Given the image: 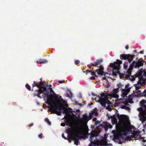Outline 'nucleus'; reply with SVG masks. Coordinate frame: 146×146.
Instances as JSON below:
<instances>
[{"label": "nucleus", "mask_w": 146, "mask_h": 146, "mask_svg": "<svg viewBox=\"0 0 146 146\" xmlns=\"http://www.w3.org/2000/svg\"><path fill=\"white\" fill-rule=\"evenodd\" d=\"M43 85L44 87L43 88L42 91V95L41 96L42 97L45 98L47 97L46 99L44 98L45 100V102L48 104L49 106L51 104V103L53 102L56 104L57 105H59V104L57 102V98H55L54 97H51L50 96L51 94L54 95L55 96L56 95L52 90V88H50L49 86L46 84Z\"/></svg>", "instance_id": "1"}, {"label": "nucleus", "mask_w": 146, "mask_h": 146, "mask_svg": "<svg viewBox=\"0 0 146 146\" xmlns=\"http://www.w3.org/2000/svg\"><path fill=\"white\" fill-rule=\"evenodd\" d=\"M120 58L121 59L126 60L127 59L130 64L129 67L128 68L129 70L131 71L133 69V68L141 70V67H143V65L144 61H141L139 60L137 61H133L131 64V61L133 60V57L130 54H121L120 56Z\"/></svg>", "instance_id": "2"}, {"label": "nucleus", "mask_w": 146, "mask_h": 146, "mask_svg": "<svg viewBox=\"0 0 146 146\" xmlns=\"http://www.w3.org/2000/svg\"><path fill=\"white\" fill-rule=\"evenodd\" d=\"M92 95L93 96H96L95 98L96 101L99 103L104 108L106 107V104H107L108 106L106 107V109L110 111L111 110V106L109 105V101L108 98L109 95L108 94L103 92L100 94V96H96L94 93L92 92Z\"/></svg>", "instance_id": "3"}, {"label": "nucleus", "mask_w": 146, "mask_h": 146, "mask_svg": "<svg viewBox=\"0 0 146 146\" xmlns=\"http://www.w3.org/2000/svg\"><path fill=\"white\" fill-rule=\"evenodd\" d=\"M55 98H57V102L59 104V105H57L54 103H52L48 107V111L50 112L54 113V111L58 110L59 111H60L61 110H60V108L62 104H65L66 103V101L62 98V96H59L58 95H56Z\"/></svg>", "instance_id": "4"}, {"label": "nucleus", "mask_w": 146, "mask_h": 146, "mask_svg": "<svg viewBox=\"0 0 146 146\" xmlns=\"http://www.w3.org/2000/svg\"><path fill=\"white\" fill-rule=\"evenodd\" d=\"M40 81L39 82V85H37L36 84V82L34 81L33 84L32 85L33 86V88L35 86H36L38 88V89L36 90V92H37V94H36V96H37L38 98H42V97L41 96L42 93V90L43 89V88H44V84H46L45 82H43L42 81V79H40Z\"/></svg>", "instance_id": "5"}, {"label": "nucleus", "mask_w": 146, "mask_h": 146, "mask_svg": "<svg viewBox=\"0 0 146 146\" xmlns=\"http://www.w3.org/2000/svg\"><path fill=\"white\" fill-rule=\"evenodd\" d=\"M40 81L39 82V85H37L36 84V82L34 81L33 84L32 85L33 86V88L35 86H36L38 88V89L36 90V92H37V94H36V96H37L38 98H42V97L41 96L42 93V90L43 89V88H44V84H46L45 82H43L42 81V79H40Z\"/></svg>", "instance_id": "6"}, {"label": "nucleus", "mask_w": 146, "mask_h": 146, "mask_svg": "<svg viewBox=\"0 0 146 146\" xmlns=\"http://www.w3.org/2000/svg\"><path fill=\"white\" fill-rule=\"evenodd\" d=\"M122 61L120 60H118L117 62H115L113 64L110 63V67L112 68L113 74L116 76L117 75L116 72H115L114 70H116L117 71V73L119 74V72L118 70L120 68V64H122Z\"/></svg>", "instance_id": "7"}, {"label": "nucleus", "mask_w": 146, "mask_h": 146, "mask_svg": "<svg viewBox=\"0 0 146 146\" xmlns=\"http://www.w3.org/2000/svg\"><path fill=\"white\" fill-rule=\"evenodd\" d=\"M60 110H61L60 111H59L58 110L56 111H54V113L58 115H61V113L63 114H65L64 117L62 118V119H64V118L66 117V115H68L69 116H71V114L73 115H75L73 113H72L71 111L72 109L71 108H68V110L66 111L65 110L64 108H62L61 107L60 108Z\"/></svg>", "instance_id": "8"}, {"label": "nucleus", "mask_w": 146, "mask_h": 146, "mask_svg": "<svg viewBox=\"0 0 146 146\" xmlns=\"http://www.w3.org/2000/svg\"><path fill=\"white\" fill-rule=\"evenodd\" d=\"M99 133L97 132H96L94 131H92L90 134V141L91 142V145L92 146H96V137L98 136Z\"/></svg>", "instance_id": "9"}, {"label": "nucleus", "mask_w": 146, "mask_h": 146, "mask_svg": "<svg viewBox=\"0 0 146 146\" xmlns=\"http://www.w3.org/2000/svg\"><path fill=\"white\" fill-rule=\"evenodd\" d=\"M131 72L128 68V70L124 74L119 73V75L120 78L125 77L126 79L130 80V77L131 76Z\"/></svg>", "instance_id": "10"}, {"label": "nucleus", "mask_w": 146, "mask_h": 146, "mask_svg": "<svg viewBox=\"0 0 146 146\" xmlns=\"http://www.w3.org/2000/svg\"><path fill=\"white\" fill-rule=\"evenodd\" d=\"M137 110L139 112V116L140 117V120L142 121V119L141 117H143L146 115V111L144 110L142 108H138Z\"/></svg>", "instance_id": "11"}, {"label": "nucleus", "mask_w": 146, "mask_h": 146, "mask_svg": "<svg viewBox=\"0 0 146 146\" xmlns=\"http://www.w3.org/2000/svg\"><path fill=\"white\" fill-rule=\"evenodd\" d=\"M119 89L118 88L114 89L111 92V97L114 98H118L119 96L117 94L119 92Z\"/></svg>", "instance_id": "12"}, {"label": "nucleus", "mask_w": 146, "mask_h": 146, "mask_svg": "<svg viewBox=\"0 0 146 146\" xmlns=\"http://www.w3.org/2000/svg\"><path fill=\"white\" fill-rule=\"evenodd\" d=\"M66 132L67 134L69 140L74 139L76 138L75 135L72 133L68 129L66 130Z\"/></svg>", "instance_id": "13"}, {"label": "nucleus", "mask_w": 146, "mask_h": 146, "mask_svg": "<svg viewBox=\"0 0 146 146\" xmlns=\"http://www.w3.org/2000/svg\"><path fill=\"white\" fill-rule=\"evenodd\" d=\"M96 72H97L98 74L102 76L104 75L105 76L106 74H108V73H104V68L102 67H100L99 69H96Z\"/></svg>", "instance_id": "14"}, {"label": "nucleus", "mask_w": 146, "mask_h": 146, "mask_svg": "<svg viewBox=\"0 0 146 146\" xmlns=\"http://www.w3.org/2000/svg\"><path fill=\"white\" fill-rule=\"evenodd\" d=\"M128 131L129 133L133 134L134 137L136 135H137V134H138L137 132L135 131L133 125L131 126V127L128 129Z\"/></svg>", "instance_id": "15"}, {"label": "nucleus", "mask_w": 146, "mask_h": 146, "mask_svg": "<svg viewBox=\"0 0 146 146\" xmlns=\"http://www.w3.org/2000/svg\"><path fill=\"white\" fill-rule=\"evenodd\" d=\"M90 119L87 115L84 114L82 117L80 118V120L83 122H87Z\"/></svg>", "instance_id": "16"}, {"label": "nucleus", "mask_w": 146, "mask_h": 146, "mask_svg": "<svg viewBox=\"0 0 146 146\" xmlns=\"http://www.w3.org/2000/svg\"><path fill=\"white\" fill-rule=\"evenodd\" d=\"M102 61L103 60L102 59H100L99 60H97L96 62H94V63H92L90 64L92 66L95 67L97 65H100Z\"/></svg>", "instance_id": "17"}, {"label": "nucleus", "mask_w": 146, "mask_h": 146, "mask_svg": "<svg viewBox=\"0 0 146 146\" xmlns=\"http://www.w3.org/2000/svg\"><path fill=\"white\" fill-rule=\"evenodd\" d=\"M48 61L45 59H40L38 60L36 62V63L38 64H44L47 63Z\"/></svg>", "instance_id": "18"}, {"label": "nucleus", "mask_w": 146, "mask_h": 146, "mask_svg": "<svg viewBox=\"0 0 146 146\" xmlns=\"http://www.w3.org/2000/svg\"><path fill=\"white\" fill-rule=\"evenodd\" d=\"M66 96L69 98H71L72 97V93L69 90H68L66 92Z\"/></svg>", "instance_id": "19"}, {"label": "nucleus", "mask_w": 146, "mask_h": 146, "mask_svg": "<svg viewBox=\"0 0 146 146\" xmlns=\"http://www.w3.org/2000/svg\"><path fill=\"white\" fill-rule=\"evenodd\" d=\"M75 136L76 137V139H71V140H74V144L75 145H77L80 143V142L77 139V138H78L79 137L77 136V135H75ZM70 140L71 139H70V140H69V142L70 143Z\"/></svg>", "instance_id": "20"}, {"label": "nucleus", "mask_w": 146, "mask_h": 146, "mask_svg": "<svg viewBox=\"0 0 146 146\" xmlns=\"http://www.w3.org/2000/svg\"><path fill=\"white\" fill-rule=\"evenodd\" d=\"M64 122L66 123V125H67L70 126L71 124V122L68 119V117H66V118L64 119Z\"/></svg>", "instance_id": "21"}, {"label": "nucleus", "mask_w": 146, "mask_h": 146, "mask_svg": "<svg viewBox=\"0 0 146 146\" xmlns=\"http://www.w3.org/2000/svg\"><path fill=\"white\" fill-rule=\"evenodd\" d=\"M90 116L92 115H94L96 116H97L98 115V113L97 112V111L96 109H94L92 111L91 113H89Z\"/></svg>", "instance_id": "22"}, {"label": "nucleus", "mask_w": 146, "mask_h": 146, "mask_svg": "<svg viewBox=\"0 0 146 146\" xmlns=\"http://www.w3.org/2000/svg\"><path fill=\"white\" fill-rule=\"evenodd\" d=\"M144 81L143 80L139 79L137 82V84H139V88H141L143 85Z\"/></svg>", "instance_id": "23"}, {"label": "nucleus", "mask_w": 146, "mask_h": 146, "mask_svg": "<svg viewBox=\"0 0 146 146\" xmlns=\"http://www.w3.org/2000/svg\"><path fill=\"white\" fill-rule=\"evenodd\" d=\"M140 105L141 106H143L146 108V102H144V100H143L140 102Z\"/></svg>", "instance_id": "24"}, {"label": "nucleus", "mask_w": 146, "mask_h": 146, "mask_svg": "<svg viewBox=\"0 0 146 146\" xmlns=\"http://www.w3.org/2000/svg\"><path fill=\"white\" fill-rule=\"evenodd\" d=\"M128 62H125L123 64V68L125 70H127V71L128 70V68L127 69L128 66Z\"/></svg>", "instance_id": "25"}, {"label": "nucleus", "mask_w": 146, "mask_h": 146, "mask_svg": "<svg viewBox=\"0 0 146 146\" xmlns=\"http://www.w3.org/2000/svg\"><path fill=\"white\" fill-rule=\"evenodd\" d=\"M127 92H123L122 93V94L121 95V97L123 98H124L127 95Z\"/></svg>", "instance_id": "26"}, {"label": "nucleus", "mask_w": 146, "mask_h": 146, "mask_svg": "<svg viewBox=\"0 0 146 146\" xmlns=\"http://www.w3.org/2000/svg\"><path fill=\"white\" fill-rule=\"evenodd\" d=\"M111 120L112 122L115 123L117 121V119L115 117H113L111 116Z\"/></svg>", "instance_id": "27"}, {"label": "nucleus", "mask_w": 146, "mask_h": 146, "mask_svg": "<svg viewBox=\"0 0 146 146\" xmlns=\"http://www.w3.org/2000/svg\"><path fill=\"white\" fill-rule=\"evenodd\" d=\"M107 82L106 83H107V84L105 86V87L106 88H108L111 85L110 83L109 82L108 80H106Z\"/></svg>", "instance_id": "28"}, {"label": "nucleus", "mask_w": 146, "mask_h": 146, "mask_svg": "<svg viewBox=\"0 0 146 146\" xmlns=\"http://www.w3.org/2000/svg\"><path fill=\"white\" fill-rule=\"evenodd\" d=\"M123 108L125 109L126 110L130 111V108L127 107L125 106H123L122 107Z\"/></svg>", "instance_id": "29"}, {"label": "nucleus", "mask_w": 146, "mask_h": 146, "mask_svg": "<svg viewBox=\"0 0 146 146\" xmlns=\"http://www.w3.org/2000/svg\"><path fill=\"white\" fill-rule=\"evenodd\" d=\"M25 87L26 88L29 90H31V87L28 84H27L26 85Z\"/></svg>", "instance_id": "30"}, {"label": "nucleus", "mask_w": 146, "mask_h": 146, "mask_svg": "<svg viewBox=\"0 0 146 146\" xmlns=\"http://www.w3.org/2000/svg\"><path fill=\"white\" fill-rule=\"evenodd\" d=\"M90 73L92 75L95 77H97V76L96 75V73L94 72L91 71Z\"/></svg>", "instance_id": "31"}, {"label": "nucleus", "mask_w": 146, "mask_h": 146, "mask_svg": "<svg viewBox=\"0 0 146 146\" xmlns=\"http://www.w3.org/2000/svg\"><path fill=\"white\" fill-rule=\"evenodd\" d=\"M104 145L105 146H112V144L111 143L108 144V143L106 142L105 143V144Z\"/></svg>", "instance_id": "32"}, {"label": "nucleus", "mask_w": 146, "mask_h": 146, "mask_svg": "<svg viewBox=\"0 0 146 146\" xmlns=\"http://www.w3.org/2000/svg\"><path fill=\"white\" fill-rule=\"evenodd\" d=\"M135 87L136 90H138L141 88H139V84H138L136 85Z\"/></svg>", "instance_id": "33"}, {"label": "nucleus", "mask_w": 146, "mask_h": 146, "mask_svg": "<svg viewBox=\"0 0 146 146\" xmlns=\"http://www.w3.org/2000/svg\"><path fill=\"white\" fill-rule=\"evenodd\" d=\"M62 138H64L66 140L67 139V138L64 136V133H63L62 134Z\"/></svg>", "instance_id": "34"}, {"label": "nucleus", "mask_w": 146, "mask_h": 146, "mask_svg": "<svg viewBox=\"0 0 146 146\" xmlns=\"http://www.w3.org/2000/svg\"><path fill=\"white\" fill-rule=\"evenodd\" d=\"M142 95L143 96H146V90H144V91L143 92Z\"/></svg>", "instance_id": "35"}, {"label": "nucleus", "mask_w": 146, "mask_h": 146, "mask_svg": "<svg viewBox=\"0 0 146 146\" xmlns=\"http://www.w3.org/2000/svg\"><path fill=\"white\" fill-rule=\"evenodd\" d=\"M80 62L79 60H76V61L75 62V64L76 65H77L78 64H79Z\"/></svg>", "instance_id": "36"}, {"label": "nucleus", "mask_w": 146, "mask_h": 146, "mask_svg": "<svg viewBox=\"0 0 146 146\" xmlns=\"http://www.w3.org/2000/svg\"><path fill=\"white\" fill-rule=\"evenodd\" d=\"M117 86L119 88H121L122 87V85L121 84H117Z\"/></svg>", "instance_id": "37"}, {"label": "nucleus", "mask_w": 146, "mask_h": 146, "mask_svg": "<svg viewBox=\"0 0 146 146\" xmlns=\"http://www.w3.org/2000/svg\"><path fill=\"white\" fill-rule=\"evenodd\" d=\"M123 138H121V140H120L119 141V143L120 144H121L123 142Z\"/></svg>", "instance_id": "38"}, {"label": "nucleus", "mask_w": 146, "mask_h": 146, "mask_svg": "<svg viewBox=\"0 0 146 146\" xmlns=\"http://www.w3.org/2000/svg\"><path fill=\"white\" fill-rule=\"evenodd\" d=\"M49 121V119L47 118H46L44 119V121L47 122H48Z\"/></svg>", "instance_id": "39"}, {"label": "nucleus", "mask_w": 146, "mask_h": 146, "mask_svg": "<svg viewBox=\"0 0 146 146\" xmlns=\"http://www.w3.org/2000/svg\"><path fill=\"white\" fill-rule=\"evenodd\" d=\"M42 134L41 133L40 134L38 135V137L39 138H42Z\"/></svg>", "instance_id": "40"}, {"label": "nucleus", "mask_w": 146, "mask_h": 146, "mask_svg": "<svg viewBox=\"0 0 146 146\" xmlns=\"http://www.w3.org/2000/svg\"><path fill=\"white\" fill-rule=\"evenodd\" d=\"M95 77L93 76H92L90 78V79L91 80H95Z\"/></svg>", "instance_id": "41"}, {"label": "nucleus", "mask_w": 146, "mask_h": 146, "mask_svg": "<svg viewBox=\"0 0 146 146\" xmlns=\"http://www.w3.org/2000/svg\"><path fill=\"white\" fill-rule=\"evenodd\" d=\"M106 78H106V76H104L102 78V79L106 80H107Z\"/></svg>", "instance_id": "42"}, {"label": "nucleus", "mask_w": 146, "mask_h": 146, "mask_svg": "<svg viewBox=\"0 0 146 146\" xmlns=\"http://www.w3.org/2000/svg\"><path fill=\"white\" fill-rule=\"evenodd\" d=\"M65 125L64 123H62L61 124V125L62 126H64Z\"/></svg>", "instance_id": "43"}, {"label": "nucleus", "mask_w": 146, "mask_h": 146, "mask_svg": "<svg viewBox=\"0 0 146 146\" xmlns=\"http://www.w3.org/2000/svg\"><path fill=\"white\" fill-rule=\"evenodd\" d=\"M86 72L87 73H90L91 71L89 70H87L86 71Z\"/></svg>", "instance_id": "44"}, {"label": "nucleus", "mask_w": 146, "mask_h": 146, "mask_svg": "<svg viewBox=\"0 0 146 146\" xmlns=\"http://www.w3.org/2000/svg\"><path fill=\"white\" fill-rule=\"evenodd\" d=\"M33 125V123H31L30 124L28 125V126H29L30 127H31Z\"/></svg>", "instance_id": "45"}, {"label": "nucleus", "mask_w": 146, "mask_h": 146, "mask_svg": "<svg viewBox=\"0 0 146 146\" xmlns=\"http://www.w3.org/2000/svg\"><path fill=\"white\" fill-rule=\"evenodd\" d=\"M106 126L107 128L106 129V130L107 131V130L108 129V128H110V127H109V126L108 125H106Z\"/></svg>", "instance_id": "46"}, {"label": "nucleus", "mask_w": 146, "mask_h": 146, "mask_svg": "<svg viewBox=\"0 0 146 146\" xmlns=\"http://www.w3.org/2000/svg\"><path fill=\"white\" fill-rule=\"evenodd\" d=\"M47 123L49 125H50L51 124V122L50 121H48Z\"/></svg>", "instance_id": "47"}, {"label": "nucleus", "mask_w": 146, "mask_h": 146, "mask_svg": "<svg viewBox=\"0 0 146 146\" xmlns=\"http://www.w3.org/2000/svg\"><path fill=\"white\" fill-rule=\"evenodd\" d=\"M63 82V81H59L58 83L60 84H62Z\"/></svg>", "instance_id": "48"}, {"label": "nucleus", "mask_w": 146, "mask_h": 146, "mask_svg": "<svg viewBox=\"0 0 146 146\" xmlns=\"http://www.w3.org/2000/svg\"><path fill=\"white\" fill-rule=\"evenodd\" d=\"M97 120V119L96 118H94L93 119V120L96 121V123L97 122V121H96V120Z\"/></svg>", "instance_id": "49"}, {"label": "nucleus", "mask_w": 146, "mask_h": 146, "mask_svg": "<svg viewBox=\"0 0 146 146\" xmlns=\"http://www.w3.org/2000/svg\"><path fill=\"white\" fill-rule=\"evenodd\" d=\"M129 48V46H128V45H127L125 46V48H126V49L127 50Z\"/></svg>", "instance_id": "50"}, {"label": "nucleus", "mask_w": 146, "mask_h": 146, "mask_svg": "<svg viewBox=\"0 0 146 146\" xmlns=\"http://www.w3.org/2000/svg\"><path fill=\"white\" fill-rule=\"evenodd\" d=\"M119 119H120V120H123V119L122 118H121V117H120V116H119Z\"/></svg>", "instance_id": "51"}, {"label": "nucleus", "mask_w": 146, "mask_h": 146, "mask_svg": "<svg viewBox=\"0 0 146 146\" xmlns=\"http://www.w3.org/2000/svg\"><path fill=\"white\" fill-rule=\"evenodd\" d=\"M144 52L143 51H141L140 52V53L141 54H143Z\"/></svg>", "instance_id": "52"}, {"label": "nucleus", "mask_w": 146, "mask_h": 146, "mask_svg": "<svg viewBox=\"0 0 146 146\" xmlns=\"http://www.w3.org/2000/svg\"><path fill=\"white\" fill-rule=\"evenodd\" d=\"M138 93L139 94H141V91L140 90H138Z\"/></svg>", "instance_id": "53"}, {"label": "nucleus", "mask_w": 146, "mask_h": 146, "mask_svg": "<svg viewBox=\"0 0 146 146\" xmlns=\"http://www.w3.org/2000/svg\"><path fill=\"white\" fill-rule=\"evenodd\" d=\"M68 107V106H67V105H65V107H64L65 108H67Z\"/></svg>", "instance_id": "54"}, {"label": "nucleus", "mask_w": 146, "mask_h": 146, "mask_svg": "<svg viewBox=\"0 0 146 146\" xmlns=\"http://www.w3.org/2000/svg\"><path fill=\"white\" fill-rule=\"evenodd\" d=\"M119 100H123V98H121L119 99Z\"/></svg>", "instance_id": "55"}, {"label": "nucleus", "mask_w": 146, "mask_h": 146, "mask_svg": "<svg viewBox=\"0 0 146 146\" xmlns=\"http://www.w3.org/2000/svg\"><path fill=\"white\" fill-rule=\"evenodd\" d=\"M134 52H137V50H135L134 51Z\"/></svg>", "instance_id": "56"}, {"label": "nucleus", "mask_w": 146, "mask_h": 146, "mask_svg": "<svg viewBox=\"0 0 146 146\" xmlns=\"http://www.w3.org/2000/svg\"><path fill=\"white\" fill-rule=\"evenodd\" d=\"M108 78H110V79H111V77H108Z\"/></svg>", "instance_id": "57"}, {"label": "nucleus", "mask_w": 146, "mask_h": 146, "mask_svg": "<svg viewBox=\"0 0 146 146\" xmlns=\"http://www.w3.org/2000/svg\"><path fill=\"white\" fill-rule=\"evenodd\" d=\"M143 145H145V146H146V144H145V143L143 144Z\"/></svg>", "instance_id": "58"}, {"label": "nucleus", "mask_w": 146, "mask_h": 146, "mask_svg": "<svg viewBox=\"0 0 146 146\" xmlns=\"http://www.w3.org/2000/svg\"><path fill=\"white\" fill-rule=\"evenodd\" d=\"M43 108H46V106H44V107H43Z\"/></svg>", "instance_id": "59"}, {"label": "nucleus", "mask_w": 146, "mask_h": 146, "mask_svg": "<svg viewBox=\"0 0 146 146\" xmlns=\"http://www.w3.org/2000/svg\"><path fill=\"white\" fill-rule=\"evenodd\" d=\"M92 100H94V98H92Z\"/></svg>", "instance_id": "60"}, {"label": "nucleus", "mask_w": 146, "mask_h": 146, "mask_svg": "<svg viewBox=\"0 0 146 146\" xmlns=\"http://www.w3.org/2000/svg\"><path fill=\"white\" fill-rule=\"evenodd\" d=\"M144 57H145V58H146V55L145 56H144Z\"/></svg>", "instance_id": "61"}, {"label": "nucleus", "mask_w": 146, "mask_h": 146, "mask_svg": "<svg viewBox=\"0 0 146 146\" xmlns=\"http://www.w3.org/2000/svg\"><path fill=\"white\" fill-rule=\"evenodd\" d=\"M91 105H92V104H92V103H91Z\"/></svg>", "instance_id": "62"}]
</instances>
